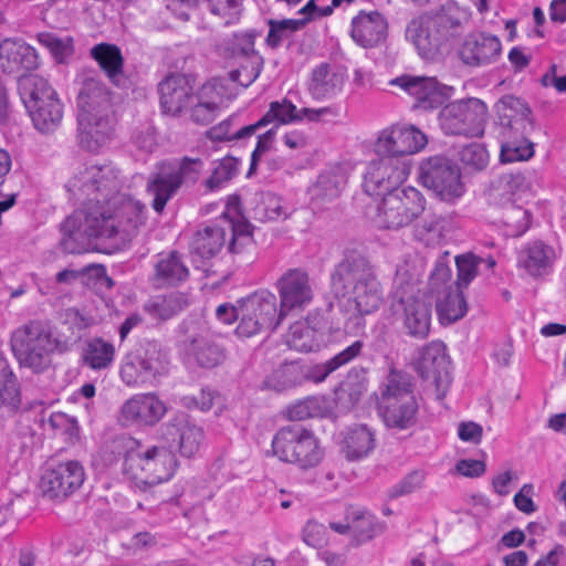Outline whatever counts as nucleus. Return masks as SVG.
Here are the masks:
<instances>
[{"mask_svg":"<svg viewBox=\"0 0 566 566\" xmlns=\"http://www.w3.org/2000/svg\"><path fill=\"white\" fill-rule=\"evenodd\" d=\"M187 303L179 294L158 295L144 305V310L154 318L170 319L185 310Z\"/></svg>","mask_w":566,"mask_h":566,"instance_id":"50","label":"nucleus"},{"mask_svg":"<svg viewBox=\"0 0 566 566\" xmlns=\"http://www.w3.org/2000/svg\"><path fill=\"white\" fill-rule=\"evenodd\" d=\"M417 398L378 402V412L387 428L408 430L417 423Z\"/></svg>","mask_w":566,"mask_h":566,"instance_id":"35","label":"nucleus"},{"mask_svg":"<svg viewBox=\"0 0 566 566\" xmlns=\"http://www.w3.org/2000/svg\"><path fill=\"white\" fill-rule=\"evenodd\" d=\"M203 169L205 161L201 158L188 156L159 163L146 185V191L153 198V209L161 213L182 186H193L200 179Z\"/></svg>","mask_w":566,"mask_h":566,"instance_id":"6","label":"nucleus"},{"mask_svg":"<svg viewBox=\"0 0 566 566\" xmlns=\"http://www.w3.org/2000/svg\"><path fill=\"white\" fill-rule=\"evenodd\" d=\"M346 184L347 172L342 166L325 169L308 189L311 202L321 208L334 201L340 196Z\"/></svg>","mask_w":566,"mask_h":566,"instance_id":"32","label":"nucleus"},{"mask_svg":"<svg viewBox=\"0 0 566 566\" xmlns=\"http://www.w3.org/2000/svg\"><path fill=\"white\" fill-rule=\"evenodd\" d=\"M502 44L496 35L473 32L468 34L459 48L460 60L469 66H485L499 60Z\"/></svg>","mask_w":566,"mask_h":566,"instance_id":"26","label":"nucleus"},{"mask_svg":"<svg viewBox=\"0 0 566 566\" xmlns=\"http://www.w3.org/2000/svg\"><path fill=\"white\" fill-rule=\"evenodd\" d=\"M327 115L337 116L338 109L333 106L297 109L291 101L283 98L282 101L270 103L268 112L258 122L243 126L239 136H254L261 128L270 124H274L273 126L277 128L280 125L300 122L303 118L316 122L322 116Z\"/></svg>","mask_w":566,"mask_h":566,"instance_id":"16","label":"nucleus"},{"mask_svg":"<svg viewBox=\"0 0 566 566\" xmlns=\"http://www.w3.org/2000/svg\"><path fill=\"white\" fill-rule=\"evenodd\" d=\"M76 107L78 145L98 151L113 133L111 93L99 80L87 77L78 90Z\"/></svg>","mask_w":566,"mask_h":566,"instance_id":"3","label":"nucleus"},{"mask_svg":"<svg viewBox=\"0 0 566 566\" xmlns=\"http://www.w3.org/2000/svg\"><path fill=\"white\" fill-rule=\"evenodd\" d=\"M255 36L252 32L234 33L219 45L220 55L229 60H243L259 54L254 49Z\"/></svg>","mask_w":566,"mask_h":566,"instance_id":"51","label":"nucleus"},{"mask_svg":"<svg viewBox=\"0 0 566 566\" xmlns=\"http://www.w3.org/2000/svg\"><path fill=\"white\" fill-rule=\"evenodd\" d=\"M167 373V354L157 342H147L128 353L119 370L123 382L129 387L156 386Z\"/></svg>","mask_w":566,"mask_h":566,"instance_id":"10","label":"nucleus"},{"mask_svg":"<svg viewBox=\"0 0 566 566\" xmlns=\"http://www.w3.org/2000/svg\"><path fill=\"white\" fill-rule=\"evenodd\" d=\"M306 23L307 19L270 20V29L265 42L270 48L276 49Z\"/></svg>","mask_w":566,"mask_h":566,"instance_id":"58","label":"nucleus"},{"mask_svg":"<svg viewBox=\"0 0 566 566\" xmlns=\"http://www.w3.org/2000/svg\"><path fill=\"white\" fill-rule=\"evenodd\" d=\"M286 212L282 206V200L275 193L261 192L255 199V205L251 209V217L260 222L275 221L285 218Z\"/></svg>","mask_w":566,"mask_h":566,"instance_id":"55","label":"nucleus"},{"mask_svg":"<svg viewBox=\"0 0 566 566\" xmlns=\"http://www.w3.org/2000/svg\"><path fill=\"white\" fill-rule=\"evenodd\" d=\"M229 77L232 82L239 83L242 87L250 86L260 75L263 67V57L260 54H252L243 60L234 61Z\"/></svg>","mask_w":566,"mask_h":566,"instance_id":"56","label":"nucleus"},{"mask_svg":"<svg viewBox=\"0 0 566 566\" xmlns=\"http://www.w3.org/2000/svg\"><path fill=\"white\" fill-rule=\"evenodd\" d=\"M69 348L67 340L54 336L53 327L48 321L31 319L11 335V349L19 364L36 373L50 364L52 353H64Z\"/></svg>","mask_w":566,"mask_h":566,"instance_id":"5","label":"nucleus"},{"mask_svg":"<svg viewBox=\"0 0 566 566\" xmlns=\"http://www.w3.org/2000/svg\"><path fill=\"white\" fill-rule=\"evenodd\" d=\"M231 240L228 251L233 255H243L254 249V241L250 224L244 220L237 222L229 221Z\"/></svg>","mask_w":566,"mask_h":566,"instance_id":"59","label":"nucleus"},{"mask_svg":"<svg viewBox=\"0 0 566 566\" xmlns=\"http://www.w3.org/2000/svg\"><path fill=\"white\" fill-rule=\"evenodd\" d=\"M413 365L419 377L434 386L438 398H443L451 384V360L446 344L441 340L426 344L419 348Z\"/></svg>","mask_w":566,"mask_h":566,"instance_id":"15","label":"nucleus"},{"mask_svg":"<svg viewBox=\"0 0 566 566\" xmlns=\"http://www.w3.org/2000/svg\"><path fill=\"white\" fill-rule=\"evenodd\" d=\"M436 311L441 324H451L462 318L468 311L463 290L454 287L442 290L436 296Z\"/></svg>","mask_w":566,"mask_h":566,"instance_id":"41","label":"nucleus"},{"mask_svg":"<svg viewBox=\"0 0 566 566\" xmlns=\"http://www.w3.org/2000/svg\"><path fill=\"white\" fill-rule=\"evenodd\" d=\"M145 214L144 203L119 193L111 206L75 210L61 224V245L69 253H80L73 241L82 237L111 239L119 231L129 235L145 222Z\"/></svg>","mask_w":566,"mask_h":566,"instance_id":"1","label":"nucleus"},{"mask_svg":"<svg viewBox=\"0 0 566 566\" xmlns=\"http://www.w3.org/2000/svg\"><path fill=\"white\" fill-rule=\"evenodd\" d=\"M39 66L38 51L25 41L8 38L0 42V67L4 73L32 72Z\"/></svg>","mask_w":566,"mask_h":566,"instance_id":"29","label":"nucleus"},{"mask_svg":"<svg viewBox=\"0 0 566 566\" xmlns=\"http://www.w3.org/2000/svg\"><path fill=\"white\" fill-rule=\"evenodd\" d=\"M387 20L378 11H360L352 20L350 35L363 48H375L387 36Z\"/></svg>","mask_w":566,"mask_h":566,"instance_id":"31","label":"nucleus"},{"mask_svg":"<svg viewBox=\"0 0 566 566\" xmlns=\"http://www.w3.org/2000/svg\"><path fill=\"white\" fill-rule=\"evenodd\" d=\"M346 520L352 521V532L360 539L373 538L377 533V523L375 517L360 509H349Z\"/></svg>","mask_w":566,"mask_h":566,"instance_id":"62","label":"nucleus"},{"mask_svg":"<svg viewBox=\"0 0 566 566\" xmlns=\"http://www.w3.org/2000/svg\"><path fill=\"white\" fill-rule=\"evenodd\" d=\"M470 11L454 1H449L431 14L412 20L406 30L407 38L424 57H431L463 33L470 20Z\"/></svg>","mask_w":566,"mask_h":566,"instance_id":"4","label":"nucleus"},{"mask_svg":"<svg viewBox=\"0 0 566 566\" xmlns=\"http://www.w3.org/2000/svg\"><path fill=\"white\" fill-rule=\"evenodd\" d=\"M449 253L440 256L434 264V269L431 272L429 279V292L437 296L442 290H449L455 287V282H452V270L449 265Z\"/></svg>","mask_w":566,"mask_h":566,"instance_id":"61","label":"nucleus"},{"mask_svg":"<svg viewBox=\"0 0 566 566\" xmlns=\"http://www.w3.org/2000/svg\"><path fill=\"white\" fill-rule=\"evenodd\" d=\"M178 348L202 368H213L224 359V349L206 326L193 319H185L178 326Z\"/></svg>","mask_w":566,"mask_h":566,"instance_id":"12","label":"nucleus"},{"mask_svg":"<svg viewBox=\"0 0 566 566\" xmlns=\"http://www.w3.org/2000/svg\"><path fill=\"white\" fill-rule=\"evenodd\" d=\"M18 91L25 107L56 95L48 81L36 74L21 75Z\"/></svg>","mask_w":566,"mask_h":566,"instance_id":"49","label":"nucleus"},{"mask_svg":"<svg viewBox=\"0 0 566 566\" xmlns=\"http://www.w3.org/2000/svg\"><path fill=\"white\" fill-rule=\"evenodd\" d=\"M281 315L303 311L313 301V289L308 273L300 268L289 269L277 280Z\"/></svg>","mask_w":566,"mask_h":566,"instance_id":"18","label":"nucleus"},{"mask_svg":"<svg viewBox=\"0 0 566 566\" xmlns=\"http://www.w3.org/2000/svg\"><path fill=\"white\" fill-rule=\"evenodd\" d=\"M160 437L171 450L178 448L182 455L190 458L202 444L203 430L192 423L186 413L178 412L160 427Z\"/></svg>","mask_w":566,"mask_h":566,"instance_id":"21","label":"nucleus"},{"mask_svg":"<svg viewBox=\"0 0 566 566\" xmlns=\"http://www.w3.org/2000/svg\"><path fill=\"white\" fill-rule=\"evenodd\" d=\"M159 105L165 114L179 116L195 103L196 76L170 72L158 83Z\"/></svg>","mask_w":566,"mask_h":566,"instance_id":"17","label":"nucleus"},{"mask_svg":"<svg viewBox=\"0 0 566 566\" xmlns=\"http://www.w3.org/2000/svg\"><path fill=\"white\" fill-rule=\"evenodd\" d=\"M123 185L119 169L112 163L84 164L70 179L69 189L83 201L80 210L90 207L111 206Z\"/></svg>","mask_w":566,"mask_h":566,"instance_id":"7","label":"nucleus"},{"mask_svg":"<svg viewBox=\"0 0 566 566\" xmlns=\"http://www.w3.org/2000/svg\"><path fill=\"white\" fill-rule=\"evenodd\" d=\"M427 136L415 126H394L379 135L375 151L390 158L420 151L427 145Z\"/></svg>","mask_w":566,"mask_h":566,"instance_id":"20","label":"nucleus"},{"mask_svg":"<svg viewBox=\"0 0 566 566\" xmlns=\"http://www.w3.org/2000/svg\"><path fill=\"white\" fill-rule=\"evenodd\" d=\"M239 171V161L237 158L226 156L214 163L211 176L206 179L205 186L209 191L219 189L224 182L232 179Z\"/></svg>","mask_w":566,"mask_h":566,"instance_id":"60","label":"nucleus"},{"mask_svg":"<svg viewBox=\"0 0 566 566\" xmlns=\"http://www.w3.org/2000/svg\"><path fill=\"white\" fill-rule=\"evenodd\" d=\"M135 462V472L138 469L144 473L139 476L145 483L155 485L169 481L177 469V459L170 447L153 446L144 451L137 450L133 454Z\"/></svg>","mask_w":566,"mask_h":566,"instance_id":"19","label":"nucleus"},{"mask_svg":"<svg viewBox=\"0 0 566 566\" xmlns=\"http://www.w3.org/2000/svg\"><path fill=\"white\" fill-rule=\"evenodd\" d=\"M207 6L224 25L237 23L243 11V0H207Z\"/></svg>","mask_w":566,"mask_h":566,"instance_id":"63","label":"nucleus"},{"mask_svg":"<svg viewBox=\"0 0 566 566\" xmlns=\"http://www.w3.org/2000/svg\"><path fill=\"white\" fill-rule=\"evenodd\" d=\"M501 135L527 136L534 128L532 111L524 99L513 95L503 96L495 105Z\"/></svg>","mask_w":566,"mask_h":566,"instance_id":"25","label":"nucleus"},{"mask_svg":"<svg viewBox=\"0 0 566 566\" xmlns=\"http://www.w3.org/2000/svg\"><path fill=\"white\" fill-rule=\"evenodd\" d=\"M525 186L526 178L523 174H503L492 184L489 198L493 203L513 202L512 197Z\"/></svg>","mask_w":566,"mask_h":566,"instance_id":"52","label":"nucleus"},{"mask_svg":"<svg viewBox=\"0 0 566 566\" xmlns=\"http://www.w3.org/2000/svg\"><path fill=\"white\" fill-rule=\"evenodd\" d=\"M431 307L424 301L415 298L405 306L403 326L411 337L423 339L430 333Z\"/></svg>","mask_w":566,"mask_h":566,"instance_id":"42","label":"nucleus"},{"mask_svg":"<svg viewBox=\"0 0 566 566\" xmlns=\"http://www.w3.org/2000/svg\"><path fill=\"white\" fill-rule=\"evenodd\" d=\"M389 84L400 87L413 97V107L421 111L436 109L441 106L447 98L443 88L433 77L403 74L390 80Z\"/></svg>","mask_w":566,"mask_h":566,"instance_id":"24","label":"nucleus"},{"mask_svg":"<svg viewBox=\"0 0 566 566\" xmlns=\"http://www.w3.org/2000/svg\"><path fill=\"white\" fill-rule=\"evenodd\" d=\"M364 347V342L357 339L326 361L304 368L305 380H310L315 384L323 382L331 374L348 365L360 356Z\"/></svg>","mask_w":566,"mask_h":566,"instance_id":"38","label":"nucleus"},{"mask_svg":"<svg viewBox=\"0 0 566 566\" xmlns=\"http://www.w3.org/2000/svg\"><path fill=\"white\" fill-rule=\"evenodd\" d=\"M500 205L502 206L500 223L504 235L507 238L524 235L532 226V212L514 202H501Z\"/></svg>","mask_w":566,"mask_h":566,"instance_id":"44","label":"nucleus"},{"mask_svg":"<svg viewBox=\"0 0 566 566\" xmlns=\"http://www.w3.org/2000/svg\"><path fill=\"white\" fill-rule=\"evenodd\" d=\"M36 39L59 63L64 62L74 52L73 39L70 36L60 38L50 32H42L36 35Z\"/></svg>","mask_w":566,"mask_h":566,"instance_id":"64","label":"nucleus"},{"mask_svg":"<svg viewBox=\"0 0 566 566\" xmlns=\"http://www.w3.org/2000/svg\"><path fill=\"white\" fill-rule=\"evenodd\" d=\"M367 391V382L352 375L340 382L335 389V402L342 410H350L363 398Z\"/></svg>","mask_w":566,"mask_h":566,"instance_id":"54","label":"nucleus"},{"mask_svg":"<svg viewBox=\"0 0 566 566\" xmlns=\"http://www.w3.org/2000/svg\"><path fill=\"white\" fill-rule=\"evenodd\" d=\"M115 353L116 349L112 343L102 337H94L86 342L82 353V361L93 370L107 369L114 363Z\"/></svg>","mask_w":566,"mask_h":566,"instance_id":"47","label":"nucleus"},{"mask_svg":"<svg viewBox=\"0 0 566 566\" xmlns=\"http://www.w3.org/2000/svg\"><path fill=\"white\" fill-rule=\"evenodd\" d=\"M557 258L554 247L543 240H532L522 245L516 261L517 266L530 276L542 279L553 272Z\"/></svg>","mask_w":566,"mask_h":566,"instance_id":"28","label":"nucleus"},{"mask_svg":"<svg viewBox=\"0 0 566 566\" xmlns=\"http://www.w3.org/2000/svg\"><path fill=\"white\" fill-rule=\"evenodd\" d=\"M242 301L245 304V311L262 323L263 328L269 332L275 331L286 317V315H281L277 298L270 291L255 292Z\"/></svg>","mask_w":566,"mask_h":566,"instance_id":"33","label":"nucleus"},{"mask_svg":"<svg viewBox=\"0 0 566 566\" xmlns=\"http://www.w3.org/2000/svg\"><path fill=\"white\" fill-rule=\"evenodd\" d=\"M188 269L177 252L160 258L156 264L157 277L167 284H176L187 279Z\"/></svg>","mask_w":566,"mask_h":566,"instance_id":"57","label":"nucleus"},{"mask_svg":"<svg viewBox=\"0 0 566 566\" xmlns=\"http://www.w3.org/2000/svg\"><path fill=\"white\" fill-rule=\"evenodd\" d=\"M20 402L18 380L7 358L0 353V411L8 415L14 413Z\"/></svg>","mask_w":566,"mask_h":566,"instance_id":"45","label":"nucleus"},{"mask_svg":"<svg viewBox=\"0 0 566 566\" xmlns=\"http://www.w3.org/2000/svg\"><path fill=\"white\" fill-rule=\"evenodd\" d=\"M427 200L415 187H403L385 193L373 217L376 228L400 230L418 220L426 211Z\"/></svg>","mask_w":566,"mask_h":566,"instance_id":"9","label":"nucleus"},{"mask_svg":"<svg viewBox=\"0 0 566 566\" xmlns=\"http://www.w3.org/2000/svg\"><path fill=\"white\" fill-rule=\"evenodd\" d=\"M331 286L337 297L359 314H373L382 305L384 287L375 265L360 252L346 250L331 273Z\"/></svg>","mask_w":566,"mask_h":566,"instance_id":"2","label":"nucleus"},{"mask_svg":"<svg viewBox=\"0 0 566 566\" xmlns=\"http://www.w3.org/2000/svg\"><path fill=\"white\" fill-rule=\"evenodd\" d=\"M486 104L475 97L451 102L439 113L440 128L446 135L481 137L488 122Z\"/></svg>","mask_w":566,"mask_h":566,"instance_id":"11","label":"nucleus"},{"mask_svg":"<svg viewBox=\"0 0 566 566\" xmlns=\"http://www.w3.org/2000/svg\"><path fill=\"white\" fill-rule=\"evenodd\" d=\"M224 243L226 229L220 224H211L198 230L191 241L192 261L203 265L207 260L222 250Z\"/></svg>","mask_w":566,"mask_h":566,"instance_id":"36","label":"nucleus"},{"mask_svg":"<svg viewBox=\"0 0 566 566\" xmlns=\"http://www.w3.org/2000/svg\"><path fill=\"white\" fill-rule=\"evenodd\" d=\"M413 390V377L405 370L390 367L387 376L379 386L378 402L416 398Z\"/></svg>","mask_w":566,"mask_h":566,"instance_id":"39","label":"nucleus"},{"mask_svg":"<svg viewBox=\"0 0 566 566\" xmlns=\"http://www.w3.org/2000/svg\"><path fill=\"white\" fill-rule=\"evenodd\" d=\"M273 454L282 462L307 471L324 459V449L313 430L302 424L280 428L272 439Z\"/></svg>","mask_w":566,"mask_h":566,"instance_id":"8","label":"nucleus"},{"mask_svg":"<svg viewBox=\"0 0 566 566\" xmlns=\"http://www.w3.org/2000/svg\"><path fill=\"white\" fill-rule=\"evenodd\" d=\"M91 55L106 73L107 77L115 85H119L124 77V59L120 50L114 44L99 43L92 48Z\"/></svg>","mask_w":566,"mask_h":566,"instance_id":"46","label":"nucleus"},{"mask_svg":"<svg viewBox=\"0 0 566 566\" xmlns=\"http://www.w3.org/2000/svg\"><path fill=\"white\" fill-rule=\"evenodd\" d=\"M220 88L218 81H211L197 91L195 103L189 107L190 117L195 123L208 125L214 120L222 104Z\"/></svg>","mask_w":566,"mask_h":566,"instance_id":"34","label":"nucleus"},{"mask_svg":"<svg viewBox=\"0 0 566 566\" xmlns=\"http://www.w3.org/2000/svg\"><path fill=\"white\" fill-rule=\"evenodd\" d=\"M305 381L304 367L297 361L285 363L274 369L264 380L265 387L283 391Z\"/></svg>","mask_w":566,"mask_h":566,"instance_id":"48","label":"nucleus"},{"mask_svg":"<svg viewBox=\"0 0 566 566\" xmlns=\"http://www.w3.org/2000/svg\"><path fill=\"white\" fill-rule=\"evenodd\" d=\"M502 136L500 158L502 163H515L530 159L534 155L533 144L526 136L507 134Z\"/></svg>","mask_w":566,"mask_h":566,"instance_id":"53","label":"nucleus"},{"mask_svg":"<svg viewBox=\"0 0 566 566\" xmlns=\"http://www.w3.org/2000/svg\"><path fill=\"white\" fill-rule=\"evenodd\" d=\"M406 178L405 168L400 167L394 158L380 156L367 165L363 187L370 196L385 195L398 190V186Z\"/></svg>","mask_w":566,"mask_h":566,"instance_id":"23","label":"nucleus"},{"mask_svg":"<svg viewBox=\"0 0 566 566\" xmlns=\"http://www.w3.org/2000/svg\"><path fill=\"white\" fill-rule=\"evenodd\" d=\"M419 178L426 188L446 202H454L465 192L459 166L444 156L423 160L419 167Z\"/></svg>","mask_w":566,"mask_h":566,"instance_id":"14","label":"nucleus"},{"mask_svg":"<svg viewBox=\"0 0 566 566\" xmlns=\"http://www.w3.org/2000/svg\"><path fill=\"white\" fill-rule=\"evenodd\" d=\"M136 446L137 441L130 437H117L105 447L102 455L103 460L108 465L123 460L124 471L137 479L138 474L135 472L136 459L132 458L133 454H137Z\"/></svg>","mask_w":566,"mask_h":566,"instance_id":"43","label":"nucleus"},{"mask_svg":"<svg viewBox=\"0 0 566 566\" xmlns=\"http://www.w3.org/2000/svg\"><path fill=\"white\" fill-rule=\"evenodd\" d=\"M166 403L155 394H136L120 408V418L127 426L154 427L166 415Z\"/></svg>","mask_w":566,"mask_h":566,"instance_id":"22","label":"nucleus"},{"mask_svg":"<svg viewBox=\"0 0 566 566\" xmlns=\"http://www.w3.org/2000/svg\"><path fill=\"white\" fill-rule=\"evenodd\" d=\"M85 481V470L77 460L49 459L41 472L39 488L43 496L63 502Z\"/></svg>","mask_w":566,"mask_h":566,"instance_id":"13","label":"nucleus"},{"mask_svg":"<svg viewBox=\"0 0 566 566\" xmlns=\"http://www.w3.org/2000/svg\"><path fill=\"white\" fill-rule=\"evenodd\" d=\"M327 322L318 314H310L305 321L293 323L285 336L286 345L301 353L318 350L324 342Z\"/></svg>","mask_w":566,"mask_h":566,"instance_id":"27","label":"nucleus"},{"mask_svg":"<svg viewBox=\"0 0 566 566\" xmlns=\"http://www.w3.org/2000/svg\"><path fill=\"white\" fill-rule=\"evenodd\" d=\"M346 82L344 71L329 63L316 65L307 83V91L315 101H326L342 93Z\"/></svg>","mask_w":566,"mask_h":566,"instance_id":"30","label":"nucleus"},{"mask_svg":"<svg viewBox=\"0 0 566 566\" xmlns=\"http://www.w3.org/2000/svg\"><path fill=\"white\" fill-rule=\"evenodd\" d=\"M27 109L30 113L34 127L42 133L55 130L62 122L63 105L57 94L43 99V102H38V104L33 103L27 106Z\"/></svg>","mask_w":566,"mask_h":566,"instance_id":"40","label":"nucleus"},{"mask_svg":"<svg viewBox=\"0 0 566 566\" xmlns=\"http://www.w3.org/2000/svg\"><path fill=\"white\" fill-rule=\"evenodd\" d=\"M375 447V432L366 424H355L343 433L342 452L348 461L368 457Z\"/></svg>","mask_w":566,"mask_h":566,"instance_id":"37","label":"nucleus"}]
</instances>
